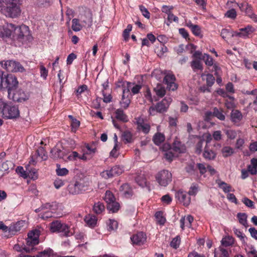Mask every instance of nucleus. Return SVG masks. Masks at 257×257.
I'll return each mask as SVG.
<instances>
[{
	"instance_id": "nucleus-1",
	"label": "nucleus",
	"mask_w": 257,
	"mask_h": 257,
	"mask_svg": "<svg viewBox=\"0 0 257 257\" xmlns=\"http://www.w3.org/2000/svg\"><path fill=\"white\" fill-rule=\"evenodd\" d=\"M43 230L41 227H38L33 229L28 233V238L27 239L26 245L21 246L19 244H15L14 246V249L21 252L18 256L21 254H24L23 253L31 252L33 251L36 248L35 246L38 244L39 243V236L41 232Z\"/></svg>"
},
{
	"instance_id": "nucleus-2",
	"label": "nucleus",
	"mask_w": 257,
	"mask_h": 257,
	"mask_svg": "<svg viewBox=\"0 0 257 257\" xmlns=\"http://www.w3.org/2000/svg\"><path fill=\"white\" fill-rule=\"evenodd\" d=\"M21 0H0L2 13L7 17L15 18L20 15Z\"/></svg>"
},
{
	"instance_id": "nucleus-3",
	"label": "nucleus",
	"mask_w": 257,
	"mask_h": 257,
	"mask_svg": "<svg viewBox=\"0 0 257 257\" xmlns=\"http://www.w3.org/2000/svg\"><path fill=\"white\" fill-rule=\"evenodd\" d=\"M8 32L6 33V38H9L14 41L23 42L28 39L30 34L29 28L26 25L16 27L12 24H7Z\"/></svg>"
},
{
	"instance_id": "nucleus-4",
	"label": "nucleus",
	"mask_w": 257,
	"mask_h": 257,
	"mask_svg": "<svg viewBox=\"0 0 257 257\" xmlns=\"http://www.w3.org/2000/svg\"><path fill=\"white\" fill-rule=\"evenodd\" d=\"M0 113L10 119L17 118L20 114L17 106L8 104L2 99H0Z\"/></svg>"
},
{
	"instance_id": "nucleus-5",
	"label": "nucleus",
	"mask_w": 257,
	"mask_h": 257,
	"mask_svg": "<svg viewBox=\"0 0 257 257\" xmlns=\"http://www.w3.org/2000/svg\"><path fill=\"white\" fill-rule=\"evenodd\" d=\"M50 229L52 232L61 233L65 237L70 236L73 234L67 224L58 220L50 224Z\"/></svg>"
},
{
	"instance_id": "nucleus-6",
	"label": "nucleus",
	"mask_w": 257,
	"mask_h": 257,
	"mask_svg": "<svg viewBox=\"0 0 257 257\" xmlns=\"http://www.w3.org/2000/svg\"><path fill=\"white\" fill-rule=\"evenodd\" d=\"M18 85V81L16 76L11 74H4L2 89L8 90L9 97H11L12 92L16 88Z\"/></svg>"
},
{
	"instance_id": "nucleus-7",
	"label": "nucleus",
	"mask_w": 257,
	"mask_h": 257,
	"mask_svg": "<svg viewBox=\"0 0 257 257\" xmlns=\"http://www.w3.org/2000/svg\"><path fill=\"white\" fill-rule=\"evenodd\" d=\"M172 99L169 96L165 97L161 102L155 106H152L149 109L150 115H155L157 112L163 113L166 112L169 107Z\"/></svg>"
},
{
	"instance_id": "nucleus-8",
	"label": "nucleus",
	"mask_w": 257,
	"mask_h": 257,
	"mask_svg": "<svg viewBox=\"0 0 257 257\" xmlns=\"http://www.w3.org/2000/svg\"><path fill=\"white\" fill-rule=\"evenodd\" d=\"M2 66L8 71L12 72H23L25 71L24 67L19 62L13 60L2 61Z\"/></svg>"
},
{
	"instance_id": "nucleus-9",
	"label": "nucleus",
	"mask_w": 257,
	"mask_h": 257,
	"mask_svg": "<svg viewBox=\"0 0 257 257\" xmlns=\"http://www.w3.org/2000/svg\"><path fill=\"white\" fill-rule=\"evenodd\" d=\"M156 178L160 185L166 187L171 182L172 175L168 171L162 170L157 175Z\"/></svg>"
},
{
	"instance_id": "nucleus-10",
	"label": "nucleus",
	"mask_w": 257,
	"mask_h": 257,
	"mask_svg": "<svg viewBox=\"0 0 257 257\" xmlns=\"http://www.w3.org/2000/svg\"><path fill=\"white\" fill-rule=\"evenodd\" d=\"M131 83H127L126 88L123 89L121 100L120 101V104L122 107L126 109L129 106L131 100L130 96L131 95L130 87H131Z\"/></svg>"
},
{
	"instance_id": "nucleus-11",
	"label": "nucleus",
	"mask_w": 257,
	"mask_h": 257,
	"mask_svg": "<svg viewBox=\"0 0 257 257\" xmlns=\"http://www.w3.org/2000/svg\"><path fill=\"white\" fill-rule=\"evenodd\" d=\"M84 190V185L78 181L70 183L67 187L69 193L73 195L81 193Z\"/></svg>"
},
{
	"instance_id": "nucleus-12",
	"label": "nucleus",
	"mask_w": 257,
	"mask_h": 257,
	"mask_svg": "<svg viewBox=\"0 0 257 257\" xmlns=\"http://www.w3.org/2000/svg\"><path fill=\"white\" fill-rule=\"evenodd\" d=\"M175 76L171 73L166 75L163 80L164 82L167 85V88L172 91H175L178 88V85L175 82Z\"/></svg>"
},
{
	"instance_id": "nucleus-13",
	"label": "nucleus",
	"mask_w": 257,
	"mask_h": 257,
	"mask_svg": "<svg viewBox=\"0 0 257 257\" xmlns=\"http://www.w3.org/2000/svg\"><path fill=\"white\" fill-rule=\"evenodd\" d=\"M80 20L84 27H91L92 24V14L89 10L84 11L83 14H81Z\"/></svg>"
},
{
	"instance_id": "nucleus-14",
	"label": "nucleus",
	"mask_w": 257,
	"mask_h": 257,
	"mask_svg": "<svg viewBox=\"0 0 257 257\" xmlns=\"http://www.w3.org/2000/svg\"><path fill=\"white\" fill-rule=\"evenodd\" d=\"M9 98L13 99L14 101L22 102L27 100L28 96L22 90H15L14 89L12 92L11 97Z\"/></svg>"
},
{
	"instance_id": "nucleus-15",
	"label": "nucleus",
	"mask_w": 257,
	"mask_h": 257,
	"mask_svg": "<svg viewBox=\"0 0 257 257\" xmlns=\"http://www.w3.org/2000/svg\"><path fill=\"white\" fill-rule=\"evenodd\" d=\"M131 238L133 244L141 245L146 241V236L143 232H140L134 234Z\"/></svg>"
},
{
	"instance_id": "nucleus-16",
	"label": "nucleus",
	"mask_w": 257,
	"mask_h": 257,
	"mask_svg": "<svg viewBox=\"0 0 257 257\" xmlns=\"http://www.w3.org/2000/svg\"><path fill=\"white\" fill-rule=\"evenodd\" d=\"M27 223L25 220H20L16 223L12 224L9 227V232L12 234L20 231L23 227L26 226Z\"/></svg>"
},
{
	"instance_id": "nucleus-17",
	"label": "nucleus",
	"mask_w": 257,
	"mask_h": 257,
	"mask_svg": "<svg viewBox=\"0 0 257 257\" xmlns=\"http://www.w3.org/2000/svg\"><path fill=\"white\" fill-rule=\"evenodd\" d=\"M189 196L186 192L182 191H178L176 195V197L180 202L182 203L185 206H188L190 203L191 198Z\"/></svg>"
},
{
	"instance_id": "nucleus-18",
	"label": "nucleus",
	"mask_w": 257,
	"mask_h": 257,
	"mask_svg": "<svg viewBox=\"0 0 257 257\" xmlns=\"http://www.w3.org/2000/svg\"><path fill=\"white\" fill-rule=\"evenodd\" d=\"M120 193L126 198H128L133 194V191L128 184H123L119 189Z\"/></svg>"
},
{
	"instance_id": "nucleus-19",
	"label": "nucleus",
	"mask_w": 257,
	"mask_h": 257,
	"mask_svg": "<svg viewBox=\"0 0 257 257\" xmlns=\"http://www.w3.org/2000/svg\"><path fill=\"white\" fill-rule=\"evenodd\" d=\"M193 221V217L191 215H188L186 217H182L180 220L181 227L184 229L185 226L190 228L191 226V223Z\"/></svg>"
},
{
	"instance_id": "nucleus-20",
	"label": "nucleus",
	"mask_w": 257,
	"mask_h": 257,
	"mask_svg": "<svg viewBox=\"0 0 257 257\" xmlns=\"http://www.w3.org/2000/svg\"><path fill=\"white\" fill-rule=\"evenodd\" d=\"M239 31V32H234L233 34H232L231 37L238 36L239 37H245L251 32L250 28L248 27L240 29Z\"/></svg>"
},
{
	"instance_id": "nucleus-21",
	"label": "nucleus",
	"mask_w": 257,
	"mask_h": 257,
	"mask_svg": "<svg viewBox=\"0 0 257 257\" xmlns=\"http://www.w3.org/2000/svg\"><path fill=\"white\" fill-rule=\"evenodd\" d=\"M203 157L207 160H213L216 157V154L207 146H205L203 152Z\"/></svg>"
},
{
	"instance_id": "nucleus-22",
	"label": "nucleus",
	"mask_w": 257,
	"mask_h": 257,
	"mask_svg": "<svg viewBox=\"0 0 257 257\" xmlns=\"http://www.w3.org/2000/svg\"><path fill=\"white\" fill-rule=\"evenodd\" d=\"M214 257H229V253L223 246H219L215 250Z\"/></svg>"
},
{
	"instance_id": "nucleus-23",
	"label": "nucleus",
	"mask_w": 257,
	"mask_h": 257,
	"mask_svg": "<svg viewBox=\"0 0 257 257\" xmlns=\"http://www.w3.org/2000/svg\"><path fill=\"white\" fill-rule=\"evenodd\" d=\"M52 253V250L51 249H47L43 251L40 252L36 255L31 256L29 255H25L21 254L19 257H46L49 256Z\"/></svg>"
},
{
	"instance_id": "nucleus-24",
	"label": "nucleus",
	"mask_w": 257,
	"mask_h": 257,
	"mask_svg": "<svg viewBox=\"0 0 257 257\" xmlns=\"http://www.w3.org/2000/svg\"><path fill=\"white\" fill-rule=\"evenodd\" d=\"M186 26L191 29L195 36H199L201 35V29L198 25H194L189 21L186 23Z\"/></svg>"
},
{
	"instance_id": "nucleus-25",
	"label": "nucleus",
	"mask_w": 257,
	"mask_h": 257,
	"mask_svg": "<svg viewBox=\"0 0 257 257\" xmlns=\"http://www.w3.org/2000/svg\"><path fill=\"white\" fill-rule=\"evenodd\" d=\"M171 149L177 154L184 152L185 148L180 142L175 141L173 143V148Z\"/></svg>"
},
{
	"instance_id": "nucleus-26",
	"label": "nucleus",
	"mask_w": 257,
	"mask_h": 257,
	"mask_svg": "<svg viewBox=\"0 0 257 257\" xmlns=\"http://www.w3.org/2000/svg\"><path fill=\"white\" fill-rule=\"evenodd\" d=\"M120 208L119 204L115 200L107 204V209L112 213L117 212Z\"/></svg>"
},
{
	"instance_id": "nucleus-27",
	"label": "nucleus",
	"mask_w": 257,
	"mask_h": 257,
	"mask_svg": "<svg viewBox=\"0 0 257 257\" xmlns=\"http://www.w3.org/2000/svg\"><path fill=\"white\" fill-rule=\"evenodd\" d=\"M242 118L241 113L237 110H233L231 113V120L234 122H238Z\"/></svg>"
},
{
	"instance_id": "nucleus-28",
	"label": "nucleus",
	"mask_w": 257,
	"mask_h": 257,
	"mask_svg": "<svg viewBox=\"0 0 257 257\" xmlns=\"http://www.w3.org/2000/svg\"><path fill=\"white\" fill-rule=\"evenodd\" d=\"M51 156L55 159L62 158L63 157V154L60 149L55 147L51 151Z\"/></svg>"
},
{
	"instance_id": "nucleus-29",
	"label": "nucleus",
	"mask_w": 257,
	"mask_h": 257,
	"mask_svg": "<svg viewBox=\"0 0 257 257\" xmlns=\"http://www.w3.org/2000/svg\"><path fill=\"white\" fill-rule=\"evenodd\" d=\"M138 129L139 131H142L145 134H148L150 130V126L147 123L144 122L138 121L137 122Z\"/></svg>"
},
{
	"instance_id": "nucleus-30",
	"label": "nucleus",
	"mask_w": 257,
	"mask_h": 257,
	"mask_svg": "<svg viewBox=\"0 0 257 257\" xmlns=\"http://www.w3.org/2000/svg\"><path fill=\"white\" fill-rule=\"evenodd\" d=\"M115 117L116 119L121 120L123 122H126L128 121L127 116L124 113L123 110L120 109H117L115 111Z\"/></svg>"
},
{
	"instance_id": "nucleus-31",
	"label": "nucleus",
	"mask_w": 257,
	"mask_h": 257,
	"mask_svg": "<svg viewBox=\"0 0 257 257\" xmlns=\"http://www.w3.org/2000/svg\"><path fill=\"white\" fill-rule=\"evenodd\" d=\"M221 152L222 156L224 158L231 156L234 152L233 149L229 146H225L223 147Z\"/></svg>"
},
{
	"instance_id": "nucleus-32",
	"label": "nucleus",
	"mask_w": 257,
	"mask_h": 257,
	"mask_svg": "<svg viewBox=\"0 0 257 257\" xmlns=\"http://www.w3.org/2000/svg\"><path fill=\"white\" fill-rule=\"evenodd\" d=\"M83 25H81L79 22V19H73L72 20V29L75 32L80 31L82 28Z\"/></svg>"
},
{
	"instance_id": "nucleus-33",
	"label": "nucleus",
	"mask_w": 257,
	"mask_h": 257,
	"mask_svg": "<svg viewBox=\"0 0 257 257\" xmlns=\"http://www.w3.org/2000/svg\"><path fill=\"white\" fill-rule=\"evenodd\" d=\"M154 90L156 92V95L161 97L164 96L166 93L165 88L160 84H158L154 88Z\"/></svg>"
},
{
	"instance_id": "nucleus-34",
	"label": "nucleus",
	"mask_w": 257,
	"mask_h": 257,
	"mask_svg": "<svg viewBox=\"0 0 257 257\" xmlns=\"http://www.w3.org/2000/svg\"><path fill=\"white\" fill-rule=\"evenodd\" d=\"M84 220L89 226H94L97 222L96 217L90 214L85 216Z\"/></svg>"
},
{
	"instance_id": "nucleus-35",
	"label": "nucleus",
	"mask_w": 257,
	"mask_h": 257,
	"mask_svg": "<svg viewBox=\"0 0 257 257\" xmlns=\"http://www.w3.org/2000/svg\"><path fill=\"white\" fill-rule=\"evenodd\" d=\"M191 67L194 71L203 69L202 64L200 60L195 59L191 62Z\"/></svg>"
},
{
	"instance_id": "nucleus-36",
	"label": "nucleus",
	"mask_w": 257,
	"mask_h": 257,
	"mask_svg": "<svg viewBox=\"0 0 257 257\" xmlns=\"http://www.w3.org/2000/svg\"><path fill=\"white\" fill-rule=\"evenodd\" d=\"M165 140V136L163 134L158 133L156 134L153 137V141L157 145H159Z\"/></svg>"
},
{
	"instance_id": "nucleus-37",
	"label": "nucleus",
	"mask_w": 257,
	"mask_h": 257,
	"mask_svg": "<svg viewBox=\"0 0 257 257\" xmlns=\"http://www.w3.org/2000/svg\"><path fill=\"white\" fill-rule=\"evenodd\" d=\"M104 209L105 207L102 203L98 202L94 204L93 210L96 214H100Z\"/></svg>"
},
{
	"instance_id": "nucleus-38",
	"label": "nucleus",
	"mask_w": 257,
	"mask_h": 257,
	"mask_svg": "<svg viewBox=\"0 0 257 257\" xmlns=\"http://www.w3.org/2000/svg\"><path fill=\"white\" fill-rule=\"evenodd\" d=\"M122 138L125 143H130L133 141V135L129 131H124L122 134Z\"/></svg>"
},
{
	"instance_id": "nucleus-39",
	"label": "nucleus",
	"mask_w": 257,
	"mask_h": 257,
	"mask_svg": "<svg viewBox=\"0 0 257 257\" xmlns=\"http://www.w3.org/2000/svg\"><path fill=\"white\" fill-rule=\"evenodd\" d=\"M234 242L233 238L231 236H226L222 238L221 244L223 246H229L231 245Z\"/></svg>"
},
{
	"instance_id": "nucleus-40",
	"label": "nucleus",
	"mask_w": 257,
	"mask_h": 257,
	"mask_svg": "<svg viewBox=\"0 0 257 257\" xmlns=\"http://www.w3.org/2000/svg\"><path fill=\"white\" fill-rule=\"evenodd\" d=\"M213 116L216 117L217 118L221 120H224L225 119V115L223 114V111L221 109H219L216 107L213 109Z\"/></svg>"
},
{
	"instance_id": "nucleus-41",
	"label": "nucleus",
	"mask_w": 257,
	"mask_h": 257,
	"mask_svg": "<svg viewBox=\"0 0 257 257\" xmlns=\"http://www.w3.org/2000/svg\"><path fill=\"white\" fill-rule=\"evenodd\" d=\"M224 132L227 136V138L230 140H234L237 136L236 132L234 130L225 129L224 130Z\"/></svg>"
},
{
	"instance_id": "nucleus-42",
	"label": "nucleus",
	"mask_w": 257,
	"mask_h": 257,
	"mask_svg": "<svg viewBox=\"0 0 257 257\" xmlns=\"http://www.w3.org/2000/svg\"><path fill=\"white\" fill-rule=\"evenodd\" d=\"M177 154L174 152L171 149H170L169 151H167L164 154V156L165 158L169 161H171L173 160V158L175 157H177Z\"/></svg>"
},
{
	"instance_id": "nucleus-43",
	"label": "nucleus",
	"mask_w": 257,
	"mask_h": 257,
	"mask_svg": "<svg viewBox=\"0 0 257 257\" xmlns=\"http://www.w3.org/2000/svg\"><path fill=\"white\" fill-rule=\"evenodd\" d=\"M56 172L58 176H63L67 175L68 174L69 171L65 168H61L60 165L57 164Z\"/></svg>"
},
{
	"instance_id": "nucleus-44",
	"label": "nucleus",
	"mask_w": 257,
	"mask_h": 257,
	"mask_svg": "<svg viewBox=\"0 0 257 257\" xmlns=\"http://www.w3.org/2000/svg\"><path fill=\"white\" fill-rule=\"evenodd\" d=\"M104 199L107 204L115 200L114 195L110 191H106Z\"/></svg>"
},
{
	"instance_id": "nucleus-45",
	"label": "nucleus",
	"mask_w": 257,
	"mask_h": 257,
	"mask_svg": "<svg viewBox=\"0 0 257 257\" xmlns=\"http://www.w3.org/2000/svg\"><path fill=\"white\" fill-rule=\"evenodd\" d=\"M14 166V164L10 161H7L2 164V170L6 171L12 169Z\"/></svg>"
},
{
	"instance_id": "nucleus-46",
	"label": "nucleus",
	"mask_w": 257,
	"mask_h": 257,
	"mask_svg": "<svg viewBox=\"0 0 257 257\" xmlns=\"http://www.w3.org/2000/svg\"><path fill=\"white\" fill-rule=\"evenodd\" d=\"M107 224L109 231L116 229L118 225L117 221L113 219H109Z\"/></svg>"
},
{
	"instance_id": "nucleus-47",
	"label": "nucleus",
	"mask_w": 257,
	"mask_h": 257,
	"mask_svg": "<svg viewBox=\"0 0 257 257\" xmlns=\"http://www.w3.org/2000/svg\"><path fill=\"white\" fill-rule=\"evenodd\" d=\"M237 216L238 218L240 223L244 226H245L247 224V215L245 213H239L237 214Z\"/></svg>"
},
{
	"instance_id": "nucleus-48",
	"label": "nucleus",
	"mask_w": 257,
	"mask_h": 257,
	"mask_svg": "<svg viewBox=\"0 0 257 257\" xmlns=\"http://www.w3.org/2000/svg\"><path fill=\"white\" fill-rule=\"evenodd\" d=\"M37 154L42 160H46L47 159L46 152L43 147H40L37 151Z\"/></svg>"
},
{
	"instance_id": "nucleus-49",
	"label": "nucleus",
	"mask_w": 257,
	"mask_h": 257,
	"mask_svg": "<svg viewBox=\"0 0 257 257\" xmlns=\"http://www.w3.org/2000/svg\"><path fill=\"white\" fill-rule=\"evenodd\" d=\"M202 59L204 61L206 65L208 66L213 65V59L208 54H204L202 56Z\"/></svg>"
},
{
	"instance_id": "nucleus-50",
	"label": "nucleus",
	"mask_w": 257,
	"mask_h": 257,
	"mask_svg": "<svg viewBox=\"0 0 257 257\" xmlns=\"http://www.w3.org/2000/svg\"><path fill=\"white\" fill-rule=\"evenodd\" d=\"M155 216L157 219V221L160 224L163 225L165 223L166 221V219L163 216V214L161 211H158L156 212Z\"/></svg>"
},
{
	"instance_id": "nucleus-51",
	"label": "nucleus",
	"mask_w": 257,
	"mask_h": 257,
	"mask_svg": "<svg viewBox=\"0 0 257 257\" xmlns=\"http://www.w3.org/2000/svg\"><path fill=\"white\" fill-rule=\"evenodd\" d=\"M180 243V238L179 236H177L176 237L174 238L171 242H170V245L174 248H177Z\"/></svg>"
},
{
	"instance_id": "nucleus-52",
	"label": "nucleus",
	"mask_w": 257,
	"mask_h": 257,
	"mask_svg": "<svg viewBox=\"0 0 257 257\" xmlns=\"http://www.w3.org/2000/svg\"><path fill=\"white\" fill-rule=\"evenodd\" d=\"M8 29H7V24L5 25L0 24V37L6 38V33L8 32Z\"/></svg>"
},
{
	"instance_id": "nucleus-53",
	"label": "nucleus",
	"mask_w": 257,
	"mask_h": 257,
	"mask_svg": "<svg viewBox=\"0 0 257 257\" xmlns=\"http://www.w3.org/2000/svg\"><path fill=\"white\" fill-rule=\"evenodd\" d=\"M86 148L87 149V151H85L86 154H87V155H90L91 157H92L96 152V147H95L93 145L89 146L87 145L86 146Z\"/></svg>"
},
{
	"instance_id": "nucleus-54",
	"label": "nucleus",
	"mask_w": 257,
	"mask_h": 257,
	"mask_svg": "<svg viewBox=\"0 0 257 257\" xmlns=\"http://www.w3.org/2000/svg\"><path fill=\"white\" fill-rule=\"evenodd\" d=\"M233 32H230L227 29H223L221 30L220 35L223 39H225L229 37H231V35L233 34Z\"/></svg>"
},
{
	"instance_id": "nucleus-55",
	"label": "nucleus",
	"mask_w": 257,
	"mask_h": 257,
	"mask_svg": "<svg viewBox=\"0 0 257 257\" xmlns=\"http://www.w3.org/2000/svg\"><path fill=\"white\" fill-rule=\"evenodd\" d=\"M225 16L232 19H234L236 17V12L233 9L229 10L226 12Z\"/></svg>"
},
{
	"instance_id": "nucleus-56",
	"label": "nucleus",
	"mask_w": 257,
	"mask_h": 257,
	"mask_svg": "<svg viewBox=\"0 0 257 257\" xmlns=\"http://www.w3.org/2000/svg\"><path fill=\"white\" fill-rule=\"evenodd\" d=\"M206 83L208 86L211 87L214 83L215 78L212 74H207L206 75Z\"/></svg>"
},
{
	"instance_id": "nucleus-57",
	"label": "nucleus",
	"mask_w": 257,
	"mask_h": 257,
	"mask_svg": "<svg viewBox=\"0 0 257 257\" xmlns=\"http://www.w3.org/2000/svg\"><path fill=\"white\" fill-rule=\"evenodd\" d=\"M242 202L248 207L254 208V203L251 200L246 197L242 199Z\"/></svg>"
},
{
	"instance_id": "nucleus-58",
	"label": "nucleus",
	"mask_w": 257,
	"mask_h": 257,
	"mask_svg": "<svg viewBox=\"0 0 257 257\" xmlns=\"http://www.w3.org/2000/svg\"><path fill=\"white\" fill-rule=\"evenodd\" d=\"M168 21L169 23H166V24L168 26L170 25V24L172 23L173 21L175 22H178V18L175 15H174L172 13H169V15H168V18H167Z\"/></svg>"
},
{
	"instance_id": "nucleus-59",
	"label": "nucleus",
	"mask_w": 257,
	"mask_h": 257,
	"mask_svg": "<svg viewBox=\"0 0 257 257\" xmlns=\"http://www.w3.org/2000/svg\"><path fill=\"white\" fill-rule=\"evenodd\" d=\"M198 191V186L195 184H193L190 188V190L188 192L189 195L194 196L195 195Z\"/></svg>"
},
{
	"instance_id": "nucleus-60",
	"label": "nucleus",
	"mask_w": 257,
	"mask_h": 257,
	"mask_svg": "<svg viewBox=\"0 0 257 257\" xmlns=\"http://www.w3.org/2000/svg\"><path fill=\"white\" fill-rule=\"evenodd\" d=\"M230 100H226L225 104L226 107L228 109L233 108L234 107V103L233 102L234 98L232 96H228Z\"/></svg>"
},
{
	"instance_id": "nucleus-61",
	"label": "nucleus",
	"mask_w": 257,
	"mask_h": 257,
	"mask_svg": "<svg viewBox=\"0 0 257 257\" xmlns=\"http://www.w3.org/2000/svg\"><path fill=\"white\" fill-rule=\"evenodd\" d=\"M16 171L18 174H19L21 176L26 178L28 177V173L24 170V168L21 166H19L17 168Z\"/></svg>"
},
{
	"instance_id": "nucleus-62",
	"label": "nucleus",
	"mask_w": 257,
	"mask_h": 257,
	"mask_svg": "<svg viewBox=\"0 0 257 257\" xmlns=\"http://www.w3.org/2000/svg\"><path fill=\"white\" fill-rule=\"evenodd\" d=\"M140 10L142 13L143 15L148 19L150 18V14L148 10L143 6H140Z\"/></svg>"
},
{
	"instance_id": "nucleus-63",
	"label": "nucleus",
	"mask_w": 257,
	"mask_h": 257,
	"mask_svg": "<svg viewBox=\"0 0 257 257\" xmlns=\"http://www.w3.org/2000/svg\"><path fill=\"white\" fill-rule=\"evenodd\" d=\"M48 70L46 69V68L43 65H41L40 66V75L42 77H43L44 79H46L47 77L48 76Z\"/></svg>"
},
{
	"instance_id": "nucleus-64",
	"label": "nucleus",
	"mask_w": 257,
	"mask_h": 257,
	"mask_svg": "<svg viewBox=\"0 0 257 257\" xmlns=\"http://www.w3.org/2000/svg\"><path fill=\"white\" fill-rule=\"evenodd\" d=\"M219 186L222 189L224 192H229L231 191V186L224 182H222L219 184Z\"/></svg>"
}]
</instances>
